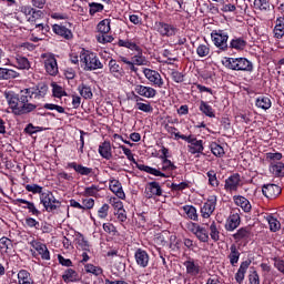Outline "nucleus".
Masks as SVG:
<instances>
[{"mask_svg": "<svg viewBox=\"0 0 284 284\" xmlns=\"http://www.w3.org/2000/svg\"><path fill=\"white\" fill-rule=\"evenodd\" d=\"M29 94L30 91H26V89L21 90L19 94L14 92L4 93L12 114L21 116L23 114H30V112H34L37 110V104L29 102Z\"/></svg>", "mask_w": 284, "mask_h": 284, "instance_id": "f257e3e1", "label": "nucleus"}, {"mask_svg": "<svg viewBox=\"0 0 284 284\" xmlns=\"http://www.w3.org/2000/svg\"><path fill=\"white\" fill-rule=\"evenodd\" d=\"M80 62L82 63L85 72H92V70H103V63L97 57V53L90 51H82L80 53Z\"/></svg>", "mask_w": 284, "mask_h": 284, "instance_id": "f03ea898", "label": "nucleus"}, {"mask_svg": "<svg viewBox=\"0 0 284 284\" xmlns=\"http://www.w3.org/2000/svg\"><path fill=\"white\" fill-rule=\"evenodd\" d=\"M223 65L229 70L241 72H252L254 70V64L246 58H226L223 61Z\"/></svg>", "mask_w": 284, "mask_h": 284, "instance_id": "7ed1b4c3", "label": "nucleus"}, {"mask_svg": "<svg viewBox=\"0 0 284 284\" xmlns=\"http://www.w3.org/2000/svg\"><path fill=\"white\" fill-rule=\"evenodd\" d=\"M211 39L215 45V48H219V50H222V52H227L229 45H227V39H230V36L227 34V31L225 30H213L211 32Z\"/></svg>", "mask_w": 284, "mask_h": 284, "instance_id": "20e7f679", "label": "nucleus"}, {"mask_svg": "<svg viewBox=\"0 0 284 284\" xmlns=\"http://www.w3.org/2000/svg\"><path fill=\"white\" fill-rule=\"evenodd\" d=\"M40 203L43 204L47 212H54V210H59V207H61V202L54 199L52 192L48 190H44V192L40 195Z\"/></svg>", "mask_w": 284, "mask_h": 284, "instance_id": "39448f33", "label": "nucleus"}, {"mask_svg": "<svg viewBox=\"0 0 284 284\" xmlns=\"http://www.w3.org/2000/svg\"><path fill=\"white\" fill-rule=\"evenodd\" d=\"M180 138L182 139V141H186V143H190L187 148L191 154H203V140H196V138L192 135H181Z\"/></svg>", "mask_w": 284, "mask_h": 284, "instance_id": "423d86ee", "label": "nucleus"}, {"mask_svg": "<svg viewBox=\"0 0 284 284\" xmlns=\"http://www.w3.org/2000/svg\"><path fill=\"white\" fill-rule=\"evenodd\" d=\"M41 58L44 61L45 72H48L50 77H57V74H59V64H57V58L48 53H43Z\"/></svg>", "mask_w": 284, "mask_h": 284, "instance_id": "0eeeda50", "label": "nucleus"}, {"mask_svg": "<svg viewBox=\"0 0 284 284\" xmlns=\"http://www.w3.org/2000/svg\"><path fill=\"white\" fill-rule=\"evenodd\" d=\"M219 199L216 195H210L206 202L201 207V216L202 219H210L212 214H214V210H216V203Z\"/></svg>", "mask_w": 284, "mask_h": 284, "instance_id": "6e6552de", "label": "nucleus"}, {"mask_svg": "<svg viewBox=\"0 0 284 284\" xmlns=\"http://www.w3.org/2000/svg\"><path fill=\"white\" fill-rule=\"evenodd\" d=\"M126 159H129L131 163H134V165H136L138 170L141 172H146V174H152L153 176H162L163 179H168V175L161 172L159 169H154L145 164H139L136 159H134V154L129 155Z\"/></svg>", "mask_w": 284, "mask_h": 284, "instance_id": "1a4fd4ad", "label": "nucleus"}, {"mask_svg": "<svg viewBox=\"0 0 284 284\" xmlns=\"http://www.w3.org/2000/svg\"><path fill=\"white\" fill-rule=\"evenodd\" d=\"M143 74L145 79H148V81H150V83H152V85H154L155 88H163V85H165V82L163 81V78L161 77V73H159V71L152 69H144Z\"/></svg>", "mask_w": 284, "mask_h": 284, "instance_id": "9d476101", "label": "nucleus"}, {"mask_svg": "<svg viewBox=\"0 0 284 284\" xmlns=\"http://www.w3.org/2000/svg\"><path fill=\"white\" fill-rule=\"evenodd\" d=\"M242 181H241V174L234 173L230 175L224 183V190L232 193V192H239V187H241Z\"/></svg>", "mask_w": 284, "mask_h": 284, "instance_id": "9b49d317", "label": "nucleus"}, {"mask_svg": "<svg viewBox=\"0 0 284 284\" xmlns=\"http://www.w3.org/2000/svg\"><path fill=\"white\" fill-rule=\"evenodd\" d=\"M155 28L161 37H174L179 32V29L174 24L165 22H156Z\"/></svg>", "mask_w": 284, "mask_h": 284, "instance_id": "f8f14e48", "label": "nucleus"}, {"mask_svg": "<svg viewBox=\"0 0 284 284\" xmlns=\"http://www.w3.org/2000/svg\"><path fill=\"white\" fill-rule=\"evenodd\" d=\"M24 91H30V93H28L29 94L28 100L30 103L33 97L34 99H43V97L48 94V84L40 83L38 84L37 88L24 89Z\"/></svg>", "mask_w": 284, "mask_h": 284, "instance_id": "ddd939ff", "label": "nucleus"}, {"mask_svg": "<svg viewBox=\"0 0 284 284\" xmlns=\"http://www.w3.org/2000/svg\"><path fill=\"white\" fill-rule=\"evenodd\" d=\"M144 194L146 199H154V196H163V189L159 182H149L145 186Z\"/></svg>", "mask_w": 284, "mask_h": 284, "instance_id": "4468645a", "label": "nucleus"}, {"mask_svg": "<svg viewBox=\"0 0 284 284\" xmlns=\"http://www.w3.org/2000/svg\"><path fill=\"white\" fill-rule=\"evenodd\" d=\"M191 232L201 241V243H207L210 241V233H207V229L196 223L192 224Z\"/></svg>", "mask_w": 284, "mask_h": 284, "instance_id": "2eb2a0df", "label": "nucleus"}, {"mask_svg": "<svg viewBox=\"0 0 284 284\" xmlns=\"http://www.w3.org/2000/svg\"><path fill=\"white\" fill-rule=\"evenodd\" d=\"M134 258L139 267L145 268L150 265V254L143 248H138L135 251Z\"/></svg>", "mask_w": 284, "mask_h": 284, "instance_id": "dca6fc26", "label": "nucleus"}, {"mask_svg": "<svg viewBox=\"0 0 284 284\" xmlns=\"http://www.w3.org/2000/svg\"><path fill=\"white\" fill-rule=\"evenodd\" d=\"M241 225V215L236 211H232L225 223L226 232H234Z\"/></svg>", "mask_w": 284, "mask_h": 284, "instance_id": "f3484780", "label": "nucleus"}, {"mask_svg": "<svg viewBox=\"0 0 284 284\" xmlns=\"http://www.w3.org/2000/svg\"><path fill=\"white\" fill-rule=\"evenodd\" d=\"M30 245L38 252V254H40L42 261H50V251L45 244L33 240L30 242Z\"/></svg>", "mask_w": 284, "mask_h": 284, "instance_id": "a211bd4d", "label": "nucleus"}, {"mask_svg": "<svg viewBox=\"0 0 284 284\" xmlns=\"http://www.w3.org/2000/svg\"><path fill=\"white\" fill-rule=\"evenodd\" d=\"M134 90L139 97H143L144 99H154V97H156V91L152 87L136 84Z\"/></svg>", "mask_w": 284, "mask_h": 284, "instance_id": "6ab92c4d", "label": "nucleus"}, {"mask_svg": "<svg viewBox=\"0 0 284 284\" xmlns=\"http://www.w3.org/2000/svg\"><path fill=\"white\" fill-rule=\"evenodd\" d=\"M281 192V186L276 184H264L262 187V193L266 199H276V196H280Z\"/></svg>", "mask_w": 284, "mask_h": 284, "instance_id": "aec40b11", "label": "nucleus"}, {"mask_svg": "<svg viewBox=\"0 0 284 284\" xmlns=\"http://www.w3.org/2000/svg\"><path fill=\"white\" fill-rule=\"evenodd\" d=\"M183 265L186 267V274H189V276H199V274H201V265L193 258L186 260Z\"/></svg>", "mask_w": 284, "mask_h": 284, "instance_id": "412c9836", "label": "nucleus"}, {"mask_svg": "<svg viewBox=\"0 0 284 284\" xmlns=\"http://www.w3.org/2000/svg\"><path fill=\"white\" fill-rule=\"evenodd\" d=\"M109 71H110V74H112V77H114L115 79H121L122 77L125 75V71L123 70V67H121L114 59H111L109 61Z\"/></svg>", "mask_w": 284, "mask_h": 284, "instance_id": "4be33fe9", "label": "nucleus"}, {"mask_svg": "<svg viewBox=\"0 0 284 284\" xmlns=\"http://www.w3.org/2000/svg\"><path fill=\"white\" fill-rule=\"evenodd\" d=\"M233 201L235 205L241 207L244 212H251L252 211V204L250 203V200H247L243 195H234Z\"/></svg>", "mask_w": 284, "mask_h": 284, "instance_id": "5701e85b", "label": "nucleus"}, {"mask_svg": "<svg viewBox=\"0 0 284 284\" xmlns=\"http://www.w3.org/2000/svg\"><path fill=\"white\" fill-rule=\"evenodd\" d=\"M98 152L100 156H102V159H105L106 161H110V159H112V145L108 141H104L99 145Z\"/></svg>", "mask_w": 284, "mask_h": 284, "instance_id": "b1692460", "label": "nucleus"}, {"mask_svg": "<svg viewBox=\"0 0 284 284\" xmlns=\"http://www.w3.org/2000/svg\"><path fill=\"white\" fill-rule=\"evenodd\" d=\"M21 74L16 70L8 68H0V81H10V79H19Z\"/></svg>", "mask_w": 284, "mask_h": 284, "instance_id": "393cba45", "label": "nucleus"}, {"mask_svg": "<svg viewBox=\"0 0 284 284\" xmlns=\"http://www.w3.org/2000/svg\"><path fill=\"white\" fill-rule=\"evenodd\" d=\"M109 187L118 199H125V192H123V186L121 185V182L119 180H112L110 181Z\"/></svg>", "mask_w": 284, "mask_h": 284, "instance_id": "a878e982", "label": "nucleus"}, {"mask_svg": "<svg viewBox=\"0 0 284 284\" xmlns=\"http://www.w3.org/2000/svg\"><path fill=\"white\" fill-rule=\"evenodd\" d=\"M68 168H72V170H74L78 174H81V176H89V174H92L91 168L77 164V162H70Z\"/></svg>", "mask_w": 284, "mask_h": 284, "instance_id": "bb28decb", "label": "nucleus"}, {"mask_svg": "<svg viewBox=\"0 0 284 284\" xmlns=\"http://www.w3.org/2000/svg\"><path fill=\"white\" fill-rule=\"evenodd\" d=\"M252 235V229L250 226L241 227L233 234L235 241H243V239H250Z\"/></svg>", "mask_w": 284, "mask_h": 284, "instance_id": "cd10ccee", "label": "nucleus"}, {"mask_svg": "<svg viewBox=\"0 0 284 284\" xmlns=\"http://www.w3.org/2000/svg\"><path fill=\"white\" fill-rule=\"evenodd\" d=\"M18 284H34V280H32L30 272L20 270L18 272Z\"/></svg>", "mask_w": 284, "mask_h": 284, "instance_id": "c85d7f7f", "label": "nucleus"}, {"mask_svg": "<svg viewBox=\"0 0 284 284\" xmlns=\"http://www.w3.org/2000/svg\"><path fill=\"white\" fill-rule=\"evenodd\" d=\"M53 32L64 39H72V31L64 26L54 24Z\"/></svg>", "mask_w": 284, "mask_h": 284, "instance_id": "c756f323", "label": "nucleus"}, {"mask_svg": "<svg viewBox=\"0 0 284 284\" xmlns=\"http://www.w3.org/2000/svg\"><path fill=\"white\" fill-rule=\"evenodd\" d=\"M255 105L261 110H270L272 108V100L268 97L262 95L256 99Z\"/></svg>", "mask_w": 284, "mask_h": 284, "instance_id": "7c9ffc66", "label": "nucleus"}, {"mask_svg": "<svg viewBox=\"0 0 284 284\" xmlns=\"http://www.w3.org/2000/svg\"><path fill=\"white\" fill-rule=\"evenodd\" d=\"M200 112L202 114H205V116H209L210 119H214V116H216V114H214V109L212 108V105L207 104V102L205 101L200 102Z\"/></svg>", "mask_w": 284, "mask_h": 284, "instance_id": "2f4dec72", "label": "nucleus"}, {"mask_svg": "<svg viewBox=\"0 0 284 284\" xmlns=\"http://www.w3.org/2000/svg\"><path fill=\"white\" fill-rule=\"evenodd\" d=\"M64 283H74L79 281V274L72 268H68L62 275Z\"/></svg>", "mask_w": 284, "mask_h": 284, "instance_id": "473e14b6", "label": "nucleus"}, {"mask_svg": "<svg viewBox=\"0 0 284 284\" xmlns=\"http://www.w3.org/2000/svg\"><path fill=\"white\" fill-rule=\"evenodd\" d=\"M247 42L243 38H234L231 40L229 48L231 50H245Z\"/></svg>", "mask_w": 284, "mask_h": 284, "instance_id": "72a5a7b5", "label": "nucleus"}, {"mask_svg": "<svg viewBox=\"0 0 284 284\" xmlns=\"http://www.w3.org/2000/svg\"><path fill=\"white\" fill-rule=\"evenodd\" d=\"M231 253L229 255L230 258V263L231 265H236V263H239V260L241 258V252H239V248L236 247V244H232L231 247Z\"/></svg>", "mask_w": 284, "mask_h": 284, "instance_id": "f704fd0d", "label": "nucleus"}, {"mask_svg": "<svg viewBox=\"0 0 284 284\" xmlns=\"http://www.w3.org/2000/svg\"><path fill=\"white\" fill-rule=\"evenodd\" d=\"M78 91L80 93V97H83L84 99H92V97H94V94L92 93V88H90V85L85 84V83H81L78 87Z\"/></svg>", "mask_w": 284, "mask_h": 284, "instance_id": "c9c22d12", "label": "nucleus"}, {"mask_svg": "<svg viewBox=\"0 0 284 284\" xmlns=\"http://www.w3.org/2000/svg\"><path fill=\"white\" fill-rule=\"evenodd\" d=\"M17 203H22L23 205H29V206H24V209L29 210V212H31V214H33V216H39V214H41V212L38 211L37 206H34V203H32L28 200L17 199Z\"/></svg>", "mask_w": 284, "mask_h": 284, "instance_id": "e433bc0d", "label": "nucleus"}, {"mask_svg": "<svg viewBox=\"0 0 284 284\" xmlns=\"http://www.w3.org/2000/svg\"><path fill=\"white\" fill-rule=\"evenodd\" d=\"M16 63L18 70H28L30 68V60L19 54L16 55Z\"/></svg>", "mask_w": 284, "mask_h": 284, "instance_id": "4c0bfd02", "label": "nucleus"}, {"mask_svg": "<svg viewBox=\"0 0 284 284\" xmlns=\"http://www.w3.org/2000/svg\"><path fill=\"white\" fill-rule=\"evenodd\" d=\"M210 236L214 243L221 241V231L219 230V226H216V222H212L210 225Z\"/></svg>", "mask_w": 284, "mask_h": 284, "instance_id": "58836bf2", "label": "nucleus"}, {"mask_svg": "<svg viewBox=\"0 0 284 284\" xmlns=\"http://www.w3.org/2000/svg\"><path fill=\"white\" fill-rule=\"evenodd\" d=\"M183 210L187 219H191V221H199V213H196V207L192 205H184Z\"/></svg>", "mask_w": 284, "mask_h": 284, "instance_id": "ea45409f", "label": "nucleus"}, {"mask_svg": "<svg viewBox=\"0 0 284 284\" xmlns=\"http://www.w3.org/2000/svg\"><path fill=\"white\" fill-rule=\"evenodd\" d=\"M78 248L83 252H90V242L83 236V234H79L77 239Z\"/></svg>", "mask_w": 284, "mask_h": 284, "instance_id": "a19ab883", "label": "nucleus"}, {"mask_svg": "<svg viewBox=\"0 0 284 284\" xmlns=\"http://www.w3.org/2000/svg\"><path fill=\"white\" fill-rule=\"evenodd\" d=\"M270 172L274 174V176H284V163L277 162L270 168Z\"/></svg>", "mask_w": 284, "mask_h": 284, "instance_id": "79ce46f5", "label": "nucleus"}, {"mask_svg": "<svg viewBox=\"0 0 284 284\" xmlns=\"http://www.w3.org/2000/svg\"><path fill=\"white\" fill-rule=\"evenodd\" d=\"M138 52V54L132 57V61L135 65H148V60L145 59V57H143V51L141 50L140 47V51H135Z\"/></svg>", "mask_w": 284, "mask_h": 284, "instance_id": "37998d69", "label": "nucleus"}, {"mask_svg": "<svg viewBox=\"0 0 284 284\" xmlns=\"http://www.w3.org/2000/svg\"><path fill=\"white\" fill-rule=\"evenodd\" d=\"M254 8L261 12H270V1L254 0Z\"/></svg>", "mask_w": 284, "mask_h": 284, "instance_id": "c03bdc74", "label": "nucleus"}, {"mask_svg": "<svg viewBox=\"0 0 284 284\" xmlns=\"http://www.w3.org/2000/svg\"><path fill=\"white\" fill-rule=\"evenodd\" d=\"M266 221L270 225L271 232H278L281 230V222H278V220H276L274 216L268 215Z\"/></svg>", "mask_w": 284, "mask_h": 284, "instance_id": "a18cd8bd", "label": "nucleus"}, {"mask_svg": "<svg viewBox=\"0 0 284 284\" xmlns=\"http://www.w3.org/2000/svg\"><path fill=\"white\" fill-rule=\"evenodd\" d=\"M206 176L209 179V185H211V187H219L220 182H219V178H216V171L210 170L206 173Z\"/></svg>", "mask_w": 284, "mask_h": 284, "instance_id": "49530a36", "label": "nucleus"}, {"mask_svg": "<svg viewBox=\"0 0 284 284\" xmlns=\"http://www.w3.org/2000/svg\"><path fill=\"white\" fill-rule=\"evenodd\" d=\"M118 45L120 48H128L129 50L140 51V47L130 40H119Z\"/></svg>", "mask_w": 284, "mask_h": 284, "instance_id": "de8ad7c7", "label": "nucleus"}, {"mask_svg": "<svg viewBox=\"0 0 284 284\" xmlns=\"http://www.w3.org/2000/svg\"><path fill=\"white\" fill-rule=\"evenodd\" d=\"M84 270L88 274H93L94 276H101L103 274V268L94 266V264H87Z\"/></svg>", "mask_w": 284, "mask_h": 284, "instance_id": "09e8293b", "label": "nucleus"}, {"mask_svg": "<svg viewBox=\"0 0 284 284\" xmlns=\"http://www.w3.org/2000/svg\"><path fill=\"white\" fill-rule=\"evenodd\" d=\"M110 21H111L110 19H104L99 22L98 31H100L101 34H108V32H110V30H111Z\"/></svg>", "mask_w": 284, "mask_h": 284, "instance_id": "8fccbe9b", "label": "nucleus"}, {"mask_svg": "<svg viewBox=\"0 0 284 284\" xmlns=\"http://www.w3.org/2000/svg\"><path fill=\"white\" fill-rule=\"evenodd\" d=\"M210 148H211V152H212V154H214V156H223V154H225V150L223 149V146H221V144H219L216 142H212Z\"/></svg>", "mask_w": 284, "mask_h": 284, "instance_id": "3c124183", "label": "nucleus"}, {"mask_svg": "<svg viewBox=\"0 0 284 284\" xmlns=\"http://www.w3.org/2000/svg\"><path fill=\"white\" fill-rule=\"evenodd\" d=\"M26 190L32 194H40V196L45 191L43 190V186H40L39 184H27Z\"/></svg>", "mask_w": 284, "mask_h": 284, "instance_id": "603ef678", "label": "nucleus"}, {"mask_svg": "<svg viewBox=\"0 0 284 284\" xmlns=\"http://www.w3.org/2000/svg\"><path fill=\"white\" fill-rule=\"evenodd\" d=\"M89 8H90L89 14H91V17H94L97 12H103V4L98 2L89 3Z\"/></svg>", "mask_w": 284, "mask_h": 284, "instance_id": "864d4df0", "label": "nucleus"}, {"mask_svg": "<svg viewBox=\"0 0 284 284\" xmlns=\"http://www.w3.org/2000/svg\"><path fill=\"white\" fill-rule=\"evenodd\" d=\"M12 240L3 236L0 239V250H3L4 252H8V250H12Z\"/></svg>", "mask_w": 284, "mask_h": 284, "instance_id": "5fc2aeb1", "label": "nucleus"}, {"mask_svg": "<svg viewBox=\"0 0 284 284\" xmlns=\"http://www.w3.org/2000/svg\"><path fill=\"white\" fill-rule=\"evenodd\" d=\"M100 190L101 189L99 187V185L92 184L91 186L84 189L83 194H84V196H97V194H99Z\"/></svg>", "mask_w": 284, "mask_h": 284, "instance_id": "6e6d98bb", "label": "nucleus"}, {"mask_svg": "<svg viewBox=\"0 0 284 284\" xmlns=\"http://www.w3.org/2000/svg\"><path fill=\"white\" fill-rule=\"evenodd\" d=\"M176 165L172 163L169 159L162 160V172H174Z\"/></svg>", "mask_w": 284, "mask_h": 284, "instance_id": "4d7b16f0", "label": "nucleus"}, {"mask_svg": "<svg viewBox=\"0 0 284 284\" xmlns=\"http://www.w3.org/2000/svg\"><path fill=\"white\" fill-rule=\"evenodd\" d=\"M171 79L175 82V83H183V81H185V74L176 71V70H172L171 71Z\"/></svg>", "mask_w": 284, "mask_h": 284, "instance_id": "13d9d810", "label": "nucleus"}, {"mask_svg": "<svg viewBox=\"0 0 284 284\" xmlns=\"http://www.w3.org/2000/svg\"><path fill=\"white\" fill-rule=\"evenodd\" d=\"M164 130H165L169 134H173V135L175 136V140L181 139V136H185V135L179 133V132H178L179 130H178L176 128H174V126H172V125H170V124H165V125H164Z\"/></svg>", "mask_w": 284, "mask_h": 284, "instance_id": "bf43d9fd", "label": "nucleus"}, {"mask_svg": "<svg viewBox=\"0 0 284 284\" xmlns=\"http://www.w3.org/2000/svg\"><path fill=\"white\" fill-rule=\"evenodd\" d=\"M103 230L106 232V234H111V236H116L118 232L116 226L112 223H104L103 224Z\"/></svg>", "mask_w": 284, "mask_h": 284, "instance_id": "052dcab7", "label": "nucleus"}, {"mask_svg": "<svg viewBox=\"0 0 284 284\" xmlns=\"http://www.w3.org/2000/svg\"><path fill=\"white\" fill-rule=\"evenodd\" d=\"M196 54L201 58L207 57V54H210V47L205 44H200L196 49Z\"/></svg>", "mask_w": 284, "mask_h": 284, "instance_id": "680f3d73", "label": "nucleus"}, {"mask_svg": "<svg viewBox=\"0 0 284 284\" xmlns=\"http://www.w3.org/2000/svg\"><path fill=\"white\" fill-rule=\"evenodd\" d=\"M108 212H110V205H109V204H103V205L98 210V216H99V219H108Z\"/></svg>", "mask_w": 284, "mask_h": 284, "instance_id": "e2e57ef3", "label": "nucleus"}, {"mask_svg": "<svg viewBox=\"0 0 284 284\" xmlns=\"http://www.w3.org/2000/svg\"><path fill=\"white\" fill-rule=\"evenodd\" d=\"M135 108H138L141 112H152V105L150 103L136 102Z\"/></svg>", "mask_w": 284, "mask_h": 284, "instance_id": "0e129e2a", "label": "nucleus"}, {"mask_svg": "<svg viewBox=\"0 0 284 284\" xmlns=\"http://www.w3.org/2000/svg\"><path fill=\"white\" fill-rule=\"evenodd\" d=\"M24 132H26L27 134H30V135L37 134V132H41V126H33L32 123H29V124L26 126Z\"/></svg>", "mask_w": 284, "mask_h": 284, "instance_id": "69168bd1", "label": "nucleus"}, {"mask_svg": "<svg viewBox=\"0 0 284 284\" xmlns=\"http://www.w3.org/2000/svg\"><path fill=\"white\" fill-rule=\"evenodd\" d=\"M248 281H250V284H261V277L258 276V272L253 271L248 275Z\"/></svg>", "mask_w": 284, "mask_h": 284, "instance_id": "338daca9", "label": "nucleus"}, {"mask_svg": "<svg viewBox=\"0 0 284 284\" xmlns=\"http://www.w3.org/2000/svg\"><path fill=\"white\" fill-rule=\"evenodd\" d=\"M94 207V199H84L82 201V210H92Z\"/></svg>", "mask_w": 284, "mask_h": 284, "instance_id": "774afa93", "label": "nucleus"}]
</instances>
